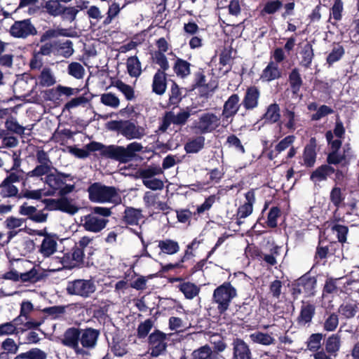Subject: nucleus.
Returning <instances> with one entry per match:
<instances>
[{"mask_svg":"<svg viewBox=\"0 0 359 359\" xmlns=\"http://www.w3.org/2000/svg\"><path fill=\"white\" fill-rule=\"evenodd\" d=\"M88 148L90 151H100V154L104 157L127 162L130 161L137 152L140 151L143 147L136 142L130 143L126 147L115 145L105 146L100 142H92L89 143Z\"/></svg>","mask_w":359,"mask_h":359,"instance_id":"1","label":"nucleus"},{"mask_svg":"<svg viewBox=\"0 0 359 359\" xmlns=\"http://www.w3.org/2000/svg\"><path fill=\"white\" fill-rule=\"evenodd\" d=\"M69 177V175L63 174L48 175L46 177V183L52 191L46 193L42 189L36 190L26 189L23 193V196L26 198L40 199L43 196L51 195L55 193L61 196L69 194L74 189L73 185L67 184L65 182V178Z\"/></svg>","mask_w":359,"mask_h":359,"instance_id":"2","label":"nucleus"},{"mask_svg":"<svg viewBox=\"0 0 359 359\" xmlns=\"http://www.w3.org/2000/svg\"><path fill=\"white\" fill-rule=\"evenodd\" d=\"M89 198L93 202L113 203L121 202V196L113 187H107L95 183L88 188Z\"/></svg>","mask_w":359,"mask_h":359,"instance_id":"3","label":"nucleus"},{"mask_svg":"<svg viewBox=\"0 0 359 359\" xmlns=\"http://www.w3.org/2000/svg\"><path fill=\"white\" fill-rule=\"evenodd\" d=\"M222 125V119L219 116L212 112L201 114L198 118L194 120L191 128L201 134L212 133Z\"/></svg>","mask_w":359,"mask_h":359,"instance_id":"4","label":"nucleus"},{"mask_svg":"<svg viewBox=\"0 0 359 359\" xmlns=\"http://www.w3.org/2000/svg\"><path fill=\"white\" fill-rule=\"evenodd\" d=\"M341 147V142H334L332 143V149H331V151L327 156V162L330 164H341L346 166L355 158L349 144H345L341 151H339Z\"/></svg>","mask_w":359,"mask_h":359,"instance_id":"5","label":"nucleus"},{"mask_svg":"<svg viewBox=\"0 0 359 359\" xmlns=\"http://www.w3.org/2000/svg\"><path fill=\"white\" fill-rule=\"evenodd\" d=\"M109 128L118 131L128 140L141 139L146 135L144 127L136 126L129 121L111 122Z\"/></svg>","mask_w":359,"mask_h":359,"instance_id":"6","label":"nucleus"},{"mask_svg":"<svg viewBox=\"0 0 359 359\" xmlns=\"http://www.w3.org/2000/svg\"><path fill=\"white\" fill-rule=\"evenodd\" d=\"M236 296V289L229 283L217 287L213 292V301L217 304L220 313L226 311L231 300Z\"/></svg>","mask_w":359,"mask_h":359,"instance_id":"7","label":"nucleus"},{"mask_svg":"<svg viewBox=\"0 0 359 359\" xmlns=\"http://www.w3.org/2000/svg\"><path fill=\"white\" fill-rule=\"evenodd\" d=\"M66 290L69 294L88 297L95 292L96 285L92 280L77 279L68 282Z\"/></svg>","mask_w":359,"mask_h":359,"instance_id":"8","label":"nucleus"},{"mask_svg":"<svg viewBox=\"0 0 359 359\" xmlns=\"http://www.w3.org/2000/svg\"><path fill=\"white\" fill-rule=\"evenodd\" d=\"M239 100L238 95L233 94L224 102L220 117L223 127H226L232 122L233 116L239 110Z\"/></svg>","mask_w":359,"mask_h":359,"instance_id":"9","label":"nucleus"},{"mask_svg":"<svg viewBox=\"0 0 359 359\" xmlns=\"http://www.w3.org/2000/svg\"><path fill=\"white\" fill-rule=\"evenodd\" d=\"M108 222V219L96 215L95 213H90L81 218V224L85 230L98 233L104 229Z\"/></svg>","mask_w":359,"mask_h":359,"instance_id":"10","label":"nucleus"},{"mask_svg":"<svg viewBox=\"0 0 359 359\" xmlns=\"http://www.w3.org/2000/svg\"><path fill=\"white\" fill-rule=\"evenodd\" d=\"M83 250L75 245L69 252L64 254L60 263L62 267L73 269L79 266L83 262Z\"/></svg>","mask_w":359,"mask_h":359,"instance_id":"11","label":"nucleus"},{"mask_svg":"<svg viewBox=\"0 0 359 359\" xmlns=\"http://www.w3.org/2000/svg\"><path fill=\"white\" fill-rule=\"evenodd\" d=\"M149 344L151 350V355L157 357L162 354L167 346L166 334L156 330L149 337Z\"/></svg>","mask_w":359,"mask_h":359,"instance_id":"12","label":"nucleus"},{"mask_svg":"<svg viewBox=\"0 0 359 359\" xmlns=\"http://www.w3.org/2000/svg\"><path fill=\"white\" fill-rule=\"evenodd\" d=\"M25 224V219L14 216L7 217L4 221V225L8 229V231L7 233V240L5 243H8L12 238L22 231L26 227Z\"/></svg>","mask_w":359,"mask_h":359,"instance_id":"13","label":"nucleus"},{"mask_svg":"<svg viewBox=\"0 0 359 359\" xmlns=\"http://www.w3.org/2000/svg\"><path fill=\"white\" fill-rule=\"evenodd\" d=\"M79 331L76 328H69L66 330L64 334L62 343L72 348H73L75 353L78 355H86L87 352L79 346Z\"/></svg>","mask_w":359,"mask_h":359,"instance_id":"14","label":"nucleus"},{"mask_svg":"<svg viewBox=\"0 0 359 359\" xmlns=\"http://www.w3.org/2000/svg\"><path fill=\"white\" fill-rule=\"evenodd\" d=\"M10 33L15 37L25 38L29 35L35 34L36 31L29 20H24L15 22L11 26Z\"/></svg>","mask_w":359,"mask_h":359,"instance_id":"15","label":"nucleus"},{"mask_svg":"<svg viewBox=\"0 0 359 359\" xmlns=\"http://www.w3.org/2000/svg\"><path fill=\"white\" fill-rule=\"evenodd\" d=\"M13 321L16 325L17 332H23L29 330L38 328L43 323L44 319L43 318L25 317L19 314Z\"/></svg>","mask_w":359,"mask_h":359,"instance_id":"16","label":"nucleus"},{"mask_svg":"<svg viewBox=\"0 0 359 359\" xmlns=\"http://www.w3.org/2000/svg\"><path fill=\"white\" fill-rule=\"evenodd\" d=\"M18 212L36 223H43L46 222L48 217V214L43 210H39L34 206L29 205L26 203L19 207Z\"/></svg>","mask_w":359,"mask_h":359,"instance_id":"17","label":"nucleus"},{"mask_svg":"<svg viewBox=\"0 0 359 359\" xmlns=\"http://www.w3.org/2000/svg\"><path fill=\"white\" fill-rule=\"evenodd\" d=\"M233 359H251V351L248 345L238 338L232 342Z\"/></svg>","mask_w":359,"mask_h":359,"instance_id":"18","label":"nucleus"},{"mask_svg":"<svg viewBox=\"0 0 359 359\" xmlns=\"http://www.w3.org/2000/svg\"><path fill=\"white\" fill-rule=\"evenodd\" d=\"M160 196L151 191H147L143 197V201L147 208L158 210H166L169 208L166 203L161 201Z\"/></svg>","mask_w":359,"mask_h":359,"instance_id":"19","label":"nucleus"},{"mask_svg":"<svg viewBox=\"0 0 359 359\" xmlns=\"http://www.w3.org/2000/svg\"><path fill=\"white\" fill-rule=\"evenodd\" d=\"M57 243L50 236H45L39 247V252L43 257H50L57 251Z\"/></svg>","mask_w":359,"mask_h":359,"instance_id":"20","label":"nucleus"},{"mask_svg":"<svg viewBox=\"0 0 359 359\" xmlns=\"http://www.w3.org/2000/svg\"><path fill=\"white\" fill-rule=\"evenodd\" d=\"M152 91L156 95H162L167 88L166 74L163 71L158 70L153 77Z\"/></svg>","mask_w":359,"mask_h":359,"instance_id":"21","label":"nucleus"},{"mask_svg":"<svg viewBox=\"0 0 359 359\" xmlns=\"http://www.w3.org/2000/svg\"><path fill=\"white\" fill-rule=\"evenodd\" d=\"M100 332L98 330L88 328L84 330L80 337V341L84 348H93L95 346Z\"/></svg>","mask_w":359,"mask_h":359,"instance_id":"22","label":"nucleus"},{"mask_svg":"<svg viewBox=\"0 0 359 359\" xmlns=\"http://www.w3.org/2000/svg\"><path fill=\"white\" fill-rule=\"evenodd\" d=\"M196 107L189 106L185 108L181 109L177 114L171 112V116L172 118V124L183 126L184 125L191 115L195 114L197 111L195 110Z\"/></svg>","mask_w":359,"mask_h":359,"instance_id":"23","label":"nucleus"},{"mask_svg":"<svg viewBox=\"0 0 359 359\" xmlns=\"http://www.w3.org/2000/svg\"><path fill=\"white\" fill-rule=\"evenodd\" d=\"M316 141L314 138H311L309 143L305 147L303 154L304 165L307 167H312L316 158Z\"/></svg>","mask_w":359,"mask_h":359,"instance_id":"24","label":"nucleus"},{"mask_svg":"<svg viewBox=\"0 0 359 359\" xmlns=\"http://www.w3.org/2000/svg\"><path fill=\"white\" fill-rule=\"evenodd\" d=\"M295 106L289 104L283 111V122L285 127L290 130H294L298 121V116L294 112Z\"/></svg>","mask_w":359,"mask_h":359,"instance_id":"25","label":"nucleus"},{"mask_svg":"<svg viewBox=\"0 0 359 359\" xmlns=\"http://www.w3.org/2000/svg\"><path fill=\"white\" fill-rule=\"evenodd\" d=\"M281 71L278 65L273 61L270 62L262 71L261 79L265 81H271L280 78Z\"/></svg>","mask_w":359,"mask_h":359,"instance_id":"26","label":"nucleus"},{"mask_svg":"<svg viewBox=\"0 0 359 359\" xmlns=\"http://www.w3.org/2000/svg\"><path fill=\"white\" fill-rule=\"evenodd\" d=\"M259 97V92L256 87L252 86L248 88L243 101L244 107L246 109H252L256 107L258 104Z\"/></svg>","mask_w":359,"mask_h":359,"instance_id":"27","label":"nucleus"},{"mask_svg":"<svg viewBox=\"0 0 359 359\" xmlns=\"http://www.w3.org/2000/svg\"><path fill=\"white\" fill-rule=\"evenodd\" d=\"M158 248L161 252L169 255H172L180 251V245L177 241L165 238L158 241Z\"/></svg>","mask_w":359,"mask_h":359,"instance_id":"28","label":"nucleus"},{"mask_svg":"<svg viewBox=\"0 0 359 359\" xmlns=\"http://www.w3.org/2000/svg\"><path fill=\"white\" fill-rule=\"evenodd\" d=\"M341 335L339 333L333 334L326 339L325 348L337 358L341 348Z\"/></svg>","mask_w":359,"mask_h":359,"instance_id":"29","label":"nucleus"},{"mask_svg":"<svg viewBox=\"0 0 359 359\" xmlns=\"http://www.w3.org/2000/svg\"><path fill=\"white\" fill-rule=\"evenodd\" d=\"M247 202L239 207L237 212V215L239 218H245L252 212L253 203L255 202V196L252 192L248 191L245 194Z\"/></svg>","mask_w":359,"mask_h":359,"instance_id":"30","label":"nucleus"},{"mask_svg":"<svg viewBox=\"0 0 359 359\" xmlns=\"http://www.w3.org/2000/svg\"><path fill=\"white\" fill-rule=\"evenodd\" d=\"M142 211L133 208H127L124 212L123 222L128 225H138L142 219Z\"/></svg>","mask_w":359,"mask_h":359,"instance_id":"31","label":"nucleus"},{"mask_svg":"<svg viewBox=\"0 0 359 359\" xmlns=\"http://www.w3.org/2000/svg\"><path fill=\"white\" fill-rule=\"evenodd\" d=\"M250 338L252 342L264 346H269L276 343V339L272 336V334L262 332H253L250 335Z\"/></svg>","mask_w":359,"mask_h":359,"instance_id":"32","label":"nucleus"},{"mask_svg":"<svg viewBox=\"0 0 359 359\" xmlns=\"http://www.w3.org/2000/svg\"><path fill=\"white\" fill-rule=\"evenodd\" d=\"M20 281L22 283H35L40 280L38 270L33 264L25 271H19Z\"/></svg>","mask_w":359,"mask_h":359,"instance_id":"33","label":"nucleus"},{"mask_svg":"<svg viewBox=\"0 0 359 359\" xmlns=\"http://www.w3.org/2000/svg\"><path fill=\"white\" fill-rule=\"evenodd\" d=\"M205 144V137L198 136L195 138L190 139L184 145V149L188 154L198 153L201 150Z\"/></svg>","mask_w":359,"mask_h":359,"instance_id":"34","label":"nucleus"},{"mask_svg":"<svg viewBox=\"0 0 359 359\" xmlns=\"http://www.w3.org/2000/svg\"><path fill=\"white\" fill-rule=\"evenodd\" d=\"M178 288L188 299H194L200 292V287L190 282L182 283L178 285Z\"/></svg>","mask_w":359,"mask_h":359,"instance_id":"35","label":"nucleus"},{"mask_svg":"<svg viewBox=\"0 0 359 359\" xmlns=\"http://www.w3.org/2000/svg\"><path fill=\"white\" fill-rule=\"evenodd\" d=\"M334 172L333 168L330 165H324L318 168L311 175V179L313 182H320L327 180V177Z\"/></svg>","mask_w":359,"mask_h":359,"instance_id":"36","label":"nucleus"},{"mask_svg":"<svg viewBox=\"0 0 359 359\" xmlns=\"http://www.w3.org/2000/svg\"><path fill=\"white\" fill-rule=\"evenodd\" d=\"M126 66L128 72L130 76L137 78L141 75V63L137 57H128L126 62Z\"/></svg>","mask_w":359,"mask_h":359,"instance_id":"37","label":"nucleus"},{"mask_svg":"<svg viewBox=\"0 0 359 359\" xmlns=\"http://www.w3.org/2000/svg\"><path fill=\"white\" fill-rule=\"evenodd\" d=\"M52 167L43 165H37L32 170L26 173L25 178V184L27 183L29 180L32 177H37L40 178L42 180V177L43 175H48Z\"/></svg>","mask_w":359,"mask_h":359,"instance_id":"38","label":"nucleus"},{"mask_svg":"<svg viewBox=\"0 0 359 359\" xmlns=\"http://www.w3.org/2000/svg\"><path fill=\"white\" fill-rule=\"evenodd\" d=\"M289 83L291 87L292 93L294 95H298V93L300 90V88L302 86V79L299 73V71L297 69H294L292 70L289 75Z\"/></svg>","mask_w":359,"mask_h":359,"instance_id":"39","label":"nucleus"},{"mask_svg":"<svg viewBox=\"0 0 359 359\" xmlns=\"http://www.w3.org/2000/svg\"><path fill=\"white\" fill-rule=\"evenodd\" d=\"M177 76L184 78L190 74V63L181 58H177L173 67Z\"/></svg>","mask_w":359,"mask_h":359,"instance_id":"40","label":"nucleus"},{"mask_svg":"<svg viewBox=\"0 0 359 359\" xmlns=\"http://www.w3.org/2000/svg\"><path fill=\"white\" fill-rule=\"evenodd\" d=\"M39 84L43 87L53 86L56 83V78L50 68H43L39 77Z\"/></svg>","mask_w":359,"mask_h":359,"instance_id":"41","label":"nucleus"},{"mask_svg":"<svg viewBox=\"0 0 359 359\" xmlns=\"http://www.w3.org/2000/svg\"><path fill=\"white\" fill-rule=\"evenodd\" d=\"M266 121L271 123H276L280 118V107L276 103L271 104L264 115Z\"/></svg>","mask_w":359,"mask_h":359,"instance_id":"42","label":"nucleus"},{"mask_svg":"<svg viewBox=\"0 0 359 359\" xmlns=\"http://www.w3.org/2000/svg\"><path fill=\"white\" fill-rule=\"evenodd\" d=\"M315 313V307L312 304H306L302 306L301 313L299 316V322L302 325L311 321Z\"/></svg>","mask_w":359,"mask_h":359,"instance_id":"43","label":"nucleus"},{"mask_svg":"<svg viewBox=\"0 0 359 359\" xmlns=\"http://www.w3.org/2000/svg\"><path fill=\"white\" fill-rule=\"evenodd\" d=\"M100 102L112 109L118 108L121 103L119 98L111 92L102 94L100 96Z\"/></svg>","mask_w":359,"mask_h":359,"instance_id":"44","label":"nucleus"},{"mask_svg":"<svg viewBox=\"0 0 359 359\" xmlns=\"http://www.w3.org/2000/svg\"><path fill=\"white\" fill-rule=\"evenodd\" d=\"M161 168L156 165H151L140 170V176L142 181L154 178L155 176L163 174Z\"/></svg>","mask_w":359,"mask_h":359,"instance_id":"45","label":"nucleus"},{"mask_svg":"<svg viewBox=\"0 0 359 359\" xmlns=\"http://www.w3.org/2000/svg\"><path fill=\"white\" fill-rule=\"evenodd\" d=\"M67 73L76 79H82L85 75V69L79 62H72L67 67Z\"/></svg>","mask_w":359,"mask_h":359,"instance_id":"46","label":"nucleus"},{"mask_svg":"<svg viewBox=\"0 0 359 359\" xmlns=\"http://www.w3.org/2000/svg\"><path fill=\"white\" fill-rule=\"evenodd\" d=\"M114 86L123 94L127 100H133L135 98L134 89L130 86L121 81H116Z\"/></svg>","mask_w":359,"mask_h":359,"instance_id":"47","label":"nucleus"},{"mask_svg":"<svg viewBox=\"0 0 359 359\" xmlns=\"http://www.w3.org/2000/svg\"><path fill=\"white\" fill-rule=\"evenodd\" d=\"M357 311V305L355 302H345L339 308V313L346 318H353Z\"/></svg>","mask_w":359,"mask_h":359,"instance_id":"48","label":"nucleus"},{"mask_svg":"<svg viewBox=\"0 0 359 359\" xmlns=\"http://www.w3.org/2000/svg\"><path fill=\"white\" fill-rule=\"evenodd\" d=\"M301 65L305 67H309L311 65L313 57L312 46L309 43L306 44L301 52Z\"/></svg>","mask_w":359,"mask_h":359,"instance_id":"49","label":"nucleus"},{"mask_svg":"<svg viewBox=\"0 0 359 359\" xmlns=\"http://www.w3.org/2000/svg\"><path fill=\"white\" fill-rule=\"evenodd\" d=\"M18 193V188L6 181H3L0 185V195L3 198L15 196Z\"/></svg>","mask_w":359,"mask_h":359,"instance_id":"50","label":"nucleus"},{"mask_svg":"<svg viewBox=\"0 0 359 359\" xmlns=\"http://www.w3.org/2000/svg\"><path fill=\"white\" fill-rule=\"evenodd\" d=\"M344 54V48L339 44L334 45L332 49V51L327 55V63H329V65H332L334 62L339 60Z\"/></svg>","mask_w":359,"mask_h":359,"instance_id":"51","label":"nucleus"},{"mask_svg":"<svg viewBox=\"0 0 359 359\" xmlns=\"http://www.w3.org/2000/svg\"><path fill=\"white\" fill-rule=\"evenodd\" d=\"M44 8L49 14L53 16L60 15L62 9V6L57 0H49L46 1Z\"/></svg>","mask_w":359,"mask_h":359,"instance_id":"52","label":"nucleus"},{"mask_svg":"<svg viewBox=\"0 0 359 359\" xmlns=\"http://www.w3.org/2000/svg\"><path fill=\"white\" fill-rule=\"evenodd\" d=\"M323 335L320 333L312 334L307 341V348L312 351H318L321 346Z\"/></svg>","mask_w":359,"mask_h":359,"instance_id":"53","label":"nucleus"},{"mask_svg":"<svg viewBox=\"0 0 359 359\" xmlns=\"http://www.w3.org/2000/svg\"><path fill=\"white\" fill-rule=\"evenodd\" d=\"M86 15L90 20L91 25H95L102 18V15L100 9L96 6H90L86 11Z\"/></svg>","mask_w":359,"mask_h":359,"instance_id":"54","label":"nucleus"},{"mask_svg":"<svg viewBox=\"0 0 359 359\" xmlns=\"http://www.w3.org/2000/svg\"><path fill=\"white\" fill-rule=\"evenodd\" d=\"M339 325V318L335 313L330 314L325 320L323 328L327 332H333Z\"/></svg>","mask_w":359,"mask_h":359,"instance_id":"55","label":"nucleus"},{"mask_svg":"<svg viewBox=\"0 0 359 359\" xmlns=\"http://www.w3.org/2000/svg\"><path fill=\"white\" fill-rule=\"evenodd\" d=\"M15 359H46V354L42 351L35 348L18 355Z\"/></svg>","mask_w":359,"mask_h":359,"instance_id":"56","label":"nucleus"},{"mask_svg":"<svg viewBox=\"0 0 359 359\" xmlns=\"http://www.w3.org/2000/svg\"><path fill=\"white\" fill-rule=\"evenodd\" d=\"M182 100V93L176 83H173L170 88L169 95V104L171 105H177Z\"/></svg>","mask_w":359,"mask_h":359,"instance_id":"57","label":"nucleus"},{"mask_svg":"<svg viewBox=\"0 0 359 359\" xmlns=\"http://www.w3.org/2000/svg\"><path fill=\"white\" fill-rule=\"evenodd\" d=\"M79 11V10L76 8V6L62 7V13L60 15H62L63 20L72 22L76 19Z\"/></svg>","mask_w":359,"mask_h":359,"instance_id":"58","label":"nucleus"},{"mask_svg":"<svg viewBox=\"0 0 359 359\" xmlns=\"http://www.w3.org/2000/svg\"><path fill=\"white\" fill-rule=\"evenodd\" d=\"M212 350L208 346H204L192 353L193 359H212Z\"/></svg>","mask_w":359,"mask_h":359,"instance_id":"59","label":"nucleus"},{"mask_svg":"<svg viewBox=\"0 0 359 359\" xmlns=\"http://www.w3.org/2000/svg\"><path fill=\"white\" fill-rule=\"evenodd\" d=\"M154 60L160 66V70L163 71V72L167 71L170 67L167 57L163 53H161V52L154 53Z\"/></svg>","mask_w":359,"mask_h":359,"instance_id":"60","label":"nucleus"},{"mask_svg":"<svg viewBox=\"0 0 359 359\" xmlns=\"http://www.w3.org/2000/svg\"><path fill=\"white\" fill-rule=\"evenodd\" d=\"M332 231L336 233L338 240L341 243H345L346 241V235L348 233V228L346 226L335 224L332 226Z\"/></svg>","mask_w":359,"mask_h":359,"instance_id":"61","label":"nucleus"},{"mask_svg":"<svg viewBox=\"0 0 359 359\" xmlns=\"http://www.w3.org/2000/svg\"><path fill=\"white\" fill-rule=\"evenodd\" d=\"M142 183L147 188L151 190H161L164 187L163 182L156 177L144 180Z\"/></svg>","mask_w":359,"mask_h":359,"instance_id":"62","label":"nucleus"},{"mask_svg":"<svg viewBox=\"0 0 359 359\" xmlns=\"http://www.w3.org/2000/svg\"><path fill=\"white\" fill-rule=\"evenodd\" d=\"M153 327V323L148 319L142 323L137 328V335L140 338L145 337Z\"/></svg>","mask_w":359,"mask_h":359,"instance_id":"63","label":"nucleus"},{"mask_svg":"<svg viewBox=\"0 0 359 359\" xmlns=\"http://www.w3.org/2000/svg\"><path fill=\"white\" fill-rule=\"evenodd\" d=\"M294 136L288 135L283 138L278 144L276 146V151L278 153H280L286 149L289 148L294 141Z\"/></svg>","mask_w":359,"mask_h":359,"instance_id":"64","label":"nucleus"}]
</instances>
